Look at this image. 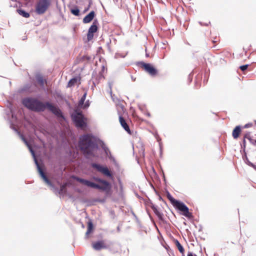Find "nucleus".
Instances as JSON below:
<instances>
[{"instance_id":"23","label":"nucleus","mask_w":256,"mask_h":256,"mask_svg":"<svg viewBox=\"0 0 256 256\" xmlns=\"http://www.w3.org/2000/svg\"><path fill=\"white\" fill-rule=\"evenodd\" d=\"M92 229V224L91 222H89L88 224L86 234H88L90 233Z\"/></svg>"},{"instance_id":"21","label":"nucleus","mask_w":256,"mask_h":256,"mask_svg":"<svg viewBox=\"0 0 256 256\" xmlns=\"http://www.w3.org/2000/svg\"><path fill=\"white\" fill-rule=\"evenodd\" d=\"M86 93H84V94L83 95V96L81 98L80 100L78 102V106H82L84 104V102L86 100Z\"/></svg>"},{"instance_id":"25","label":"nucleus","mask_w":256,"mask_h":256,"mask_svg":"<svg viewBox=\"0 0 256 256\" xmlns=\"http://www.w3.org/2000/svg\"><path fill=\"white\" fill-rule=\"evenodd\" d=\"M154 213L158 216V218H162V214L156 209H153Z\"/></svg>"},{"instance_id":"7","label":"nucleus","mask_w":256,"mask_h":256,"mask_svg":"<svg viewBox=\"0 0 256 256\" xmlns=\"http://www.w3.org/2000/svg\"><path fill=\"white\" fill-rule=\"evenodd\" d=\"M140 64V68L150 76H156L157 75L158 70L152 64L144 62H141Z\"/></svg>"},{"instance_id":"18","label":"nucleus","mask_w":256,"mask_h":256,"mask_svg":"<svg viewBox=\"0 0 256 256\" xmlns=\"http://www.w3.org/2000/svg\"><path fill=\"white\" fill-rule=\"evenodd\" d=\"M174 243L176 244V246L178 249V250L179 252L182 254H184V250L183 248V246H182V244L180 243V242L178 240H174Z\"/></svg>"},{"instance_id":"5","label":"nucleus","mask_w":256,"mask_h":256,"mask_svg":"<svg viewBox=\"0 0 256 256\" xmlns=\"http://www.w3.org/2000/svg\"><path fill=\"white\" fill-rule=\"evenodd\" d=\"M52 0H38L35 6V11L38 14H42L49 8Z\"/></svg>"},{"instance_id":"27","label":"nucleus","mask_w":256,"mask_h":256,"mask_svg":"<svg viewBox=\"0 0 256 256\" xmlns=\"http://www.w3.org/2000/svg\"><path fill=\"white\" fill-rule=\"evenodd\" d=\"M187 256H197L196 254H194L192 252H188Z\"/></svg>"},{"instance_id":"16","label":"nucleus","mask_w":256,"mask_h":256,"mask_svg":"<svg viewBox=\"0 0 256 256\" xmlns=\"http://www.w3.org/2000/svg\"><path fill=\"white\" fill-rule=\"evenodd\" d=\"M36 80L38 84L42 87H44V85L46 84V79L44 78L42 76H38L36 77Z\"/></svg>"},{"instance_id":"35","label":"nucleus","mask_w":256,"mask_h":256,"mask_svg":"<svg viewBox=\"0 0 256 256\" xmlns=\"http://www.w3.org/2000/svg\"><path fill=\"white\" fill-rule=\"evenodd\" d=\"M244 142L245 143V140H244Z\"/></svg>"},{"instance_id":"22","label":"nucleus","mask_w":256,"mask_h":256,"mask_svg":"<svg viewBox=\"0 0 256 256\" xmlns=\"http://www.w3.org/2000/svg\"><path fill=\"white\" fill-rule=\"evenodd\" d=\"M92 4V0H89L88 6L84 8V13L86 12H88L89 10L90 7Z\"/></svg>"},{"instance_id":"12","label":"nucleus","mask_w":256,"mask_h":256,"mask_svg":"<svg viewBox=\"0 0 256 256\" xmlns=\"http://www.w3.org/2000/svg\"><path fill=\"white\" fill-rule=\"evenodd\" d=\"M119 122L120 124V125L122 126L124 128V130L129 134H131L132 132L130 131V130L129 128L128 125V124L127 122H126V120L124 119L123 116H120L119 117Z\"/></svg>"},{"instance_id":"8","label":"nucleus","mask_w":256,"mask_h":256,"mask_svg":"<svg viewBox=\"0 0 256 256\" xmlns=\"http://www.w3.org/2000/svg\"><path fill=\"white\" fill-rule=\"evenodd\" d=\"M92 168H96L98 171L100 172L104 175L110 178L112 177V174L107 167H104L100 164L94 163L92 164Z\"/></svg>"},{"instance_id":"4","label":"nucleus","mask_w":256,"mask_h":256,"mask_svg":"<svg viewBox=\"0 0 256 256\" xmlns=\"http://www.w3.org/2000/svg\"><path fill=\"white\" fill-rule=\"evenodd\" d=\"M167 198L173 206L182 212V214L188 219L193 218L192 214L189 212L188 206L182 202L174 199L169 193L167 194Z\"/></svg>"},{"instance_id":"20","label":"nucleus","mask_w":256,"mask_h":256,"mask_svg":"<svg viewBox=\"0 0 256 256\" xmlns=\"http://www.w3.org/2000/svg\"><path fill=\"white\" fill-rule=\"evenodd\" d=\"M77 81L78 80L76 78L71 79L68 82V86L71 87L74 86L77 82Z\"/></svg>"},{"instance_id":"11","label":"nucleus","mask_w":256,"mask_h":256,"mask_svg":"<svg viewBox=\"0 0 256 256\" xmlns=\"http://www.w3.org/2000/svg\"><path fill=\"white\" fill-rule=\"evenodd\" d=\"M36 164H37L38 172H39L41 177L42 178V179L44 180L45 182L48 185L52 186V184L51 182L48 179V178L45 174L44 172L42 170V168L38 164V162L36 161Z\"/></svg>"},{"instance_id":"28","label":"nucleus","mask_w":256,"mask_h":256,"mask_svg":"<svg viewBox=\"0 0 256 256\" xmlns=\"http://www.w3.org/2000/svg\"><path fill=\"white\" fill-rule=\"evenodd\" d=\"M104 151L107 155H108V153H110V152L108 148H104Z\"/></svg>"},{"instance_id":"26","label":"nucleus","mask_w":256,"mask_h":256,"mask_svg":"<svg viewBox=\"0 0 256 256\" xmlns=\"http://www.w3.org/2000/svg\"><path fill=\"white\" fill-rule=\"evenodd\" d=\"M253 126V124L252 123V122H250V123H248V124H246L244 128H251Z\"/></svg>"},{"instance_id":"32","label":"nucleus","mask_w":256,"mask_h":256,"mask_svg":"<svg viewBox=\"0 0 256 256\" xmlns=\"http://www.w3.org/2000/svg\"><path fill=\"white\" fill-rule=\"evenodd\" d=\"M218 41H219V40H213L212 42H213L214 43H215V42H218Z\"/></svg>"},{"instance_id":"14","label":"nucleus","mask_w":256,"mask_h":256,"mask_svg":"<svg viewBox=\"0 0 256 256\" xmlns=\"http://www.w3.org/2000/svg\"><path fill=\"white\" fill-rule=\"evenodd\" d=\"M95 12L94 11L90 12L88 14H87L82 20L84 24H88L90 22L95 16Z\"/></svg>"},{"instance_id":"1","label":"nucleus","mask_w":256,"mask_h":256,"mask_svg":"<svg viewBox=\"0 0 256 256\" xmlns=\"http://www.w3.org/2000/svg\"><path fill=\"white\" fill-rule=\"evenodd\" d=\"M22 103L24 106L32 111L44 112L46 108L58 118H64L60 109L49 102L44 103L36 98H27L22 100Z\"/></svg>"},{"instance_id":"2","label":"nucleus","mask_w":256,"mask_h":256,"mask_svg":"<svg viewBox=\"0 0 256 256\" xmlns=\"http://www.w3.org/2000/svg\"><path fill=\"white\" fill-rule=\"evenodd\" d=\"M92 138L91 134H86L82 136L80 139L79 147L86 157L94 156V152L98 148Z\"/></svg>"},{"instance_id":"3","label":"nucleus","mask_w":256,"mask_h":256,"mask_svg":"<svg viewBox=\"0 0 256 256\" xmlns=\"http://www.w3.org/2000/svg\"><path fill=\"white\" fill-rule=\"evenodd\" d=\"M74 178L78 182L91 188L98 189L102 190H106L109 188L110 184L107 181L98 178H94V179L100 184H95L89 180H86L78 177H74Z\"/></svg>"},{"instance_id":"13","label":"nucleus","mask_w":256,"mask_h":256,"mask_svg":"<svg viewBox=\"0 0 256 256\" xmlns=\"http://www.w3.org/2000/svg\"><path fill=\"white\" fill-rule=\"evenodd\" d=\"M116 108L119 117L123 116L126 111L124 106L122 104L118 103L116 104Z\"/></svg>"},{"instance_id":"19","label":"nucleus","mask_w":256,"mask_h":256,"mask_svg":"<svg viewBox=\"0 0 256 256\" xmlns=\"http://www.w3.org/2000/svg\"><path fill=\"white\" fill-rule=\"evenodd\" d=\"M70 12L76 16H80V10L76 6H75L73 8L70 9Z\"/></svg>"},{"instance_id":"24","label":"nucleus","mask_w":256,"mask_h":256,"mask_svg":"<svg viewBox=\"0 0 256 256\" xmlns=\"http://www.w3.org/2000/svg\"><path fill=\"white\" fill-rule=\"evenodd\" d=\"M248 64H246V65H243V66H242L240 67V68L242 70V71H244L245 70H246L248 68Z\"/></svg>"},{"instance_id":"9","label":"nucleus","mask_w":256,"mask_h":256,"mask_svg":"<svg viewBox=\"0 0 256 256\" xmlns=\"http://www.w3.org/2000/svg\"><path fill=\"white\" fill-rule=\"evenodd\" d=\"M98 30V22L96 20H95L88 29L87 34L88 41H90L93 38L94 34Z\"/></svg>"},{"instance_id":"17","label":"nucleus","mask_w":256,"mask_h":256,"mask_svg":"<svg viewBox=\"0 0 256 256\" xmlns=\"http://www.w3.org/2000/svg\"><path fill=\"white\" fill-rule=\"evenodd\" d=\"M16 12L22 16L28 18L30 16V14L29 13L25 12L24 10H21V9H18L16 10Z\"/></svg>"},{"instance_id":"10","label":"nucleus","mask_w":256,"mask_h":256,"mask_svg":"<svg viewBox=\"0 0 256 256\" xmlns=\"http://www.w3.org/2000/svg\"><path fill=\"white\" fill-rule=\"evenodd\" d=\"M92 248L96 250H100L102 249H106L108 246L104 240H99L92 244Z\"/></svg>"},{"instance_id":"33","label":"nucleus","mask_w":256,"mask_h":256,"mask_svg":"<svg viewBox=\"0 0 256 256\" xmlns=\"http://www.w3.org/2000/svg\"><path fill=\"white\" fill-rule=\"evenodd\" d=\"M254 124L256 126V120H254Z\"/></svg>"},{"instance_id":"34","label":"nucleus","mask_w":256,"mask_h":256,"mask_svg":"<svg viewBox=\"0 0 256 256\" xmlns=\"http://www.w3.org/2000/svg\"><path fill=\"white\" fill-rule=\"evenodd\" d=\"M23 139H24V140L25 142H26V143L27 144L26 141L24 138H23Z\"/></svg>"},{"instance_id":"30","label":"nucleus","mask_w":256,"mask_h":256,"mask_svg":"<svg viewBox=\"0 0 256 256\" xmlns=\"http://www.w3.org/2000/svg\"><path fill=\"white\" fill-rule=\"evenodd\" d=\"M89 106V104L88 103H86L84 106V108H86Z\"/></svg>"},{"instance_id":"36","label":"nucleus","mask_w":256,"mask_h":256,"mask_svg":"<svg viewBox=\"0 0 256 256\" xmlns=\"http://www.w3.org/2000/svg\"><path fill=\"white\" fill-rule=\"evenodd\" d=\"M255 142L256 143V140H255Z\"/></svg>"},{"instance_id":"15","label":"nucleus","mask_w":256,"mask_h":256,"mask_svg":"<svg viewBox=\"0 0 256 256\" xmlns=\"http://www.w3.org/2000/svg\"><path fill=\"white\" fill-rule=\"evenodd\" d=\"M241 132V129L240 126H236L232 131V136L234 139L238 138Z\"/></svg>"},{"instance_id":"31","label":"nucleus","mask_w":256,"mask_h":256,"mask_svg":"<svg viewBox=\"0 0 256 256\" xmlns=\"http://www.w3.org/2000/svg\"><path fill=\"white\" fill-rule=\"evenodd\" d=\"M30 152H32V154L34 155V152L33 151V150L31 148H30Z\"/></svg>"},{"instance_id":"6","label":"nucleus","mask_w":256,"mask_h":256,"mask_svg":"<svg viewBox=\"0 0 256 256\" xmlns=\"http://www.w3.org/2000/svg\"><path fill=\"white\" fill-rule=\"evenodd\" d=\"M72 118L76 127L83 128L86 126V120L81 112L76 110L75 112L72 114Z\"/></svg>"},{"instance_id":"29","label":"nucleus","mask_w":256,"mask_h":256,"mask_svg":"<svg viewBox=\"0 0 256 256\" xmlns=\"http://www.w3.org/2000/svg\"><path fill=\"white\" fill-rule=\"evenodd\" d=\"M82 60H90V58L88 56H84L82 58Z\"/></svg>"}]
</instances>
